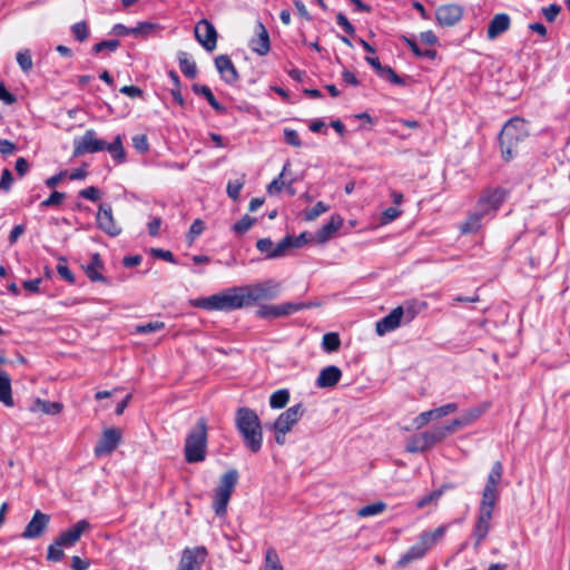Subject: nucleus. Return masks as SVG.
<instances>
[{"label": "nucleus", "mask_w": 570, "mask_h": 570, "mask_svg": "<svg viewBox=\"0 0 570 570\" xmlns=\"http://www.w3.org/2000/svg\"><path fill=\"white\" fill-rule=\"evenodd\" d=\"M132 146L138 153H147L149 149L147 136L144 134L135 135L132 137Z\"/></svg>", "instance_id": "obj_57"}, {"label": "nucleus", "mask_w": 570, "mask_h": 570, "mask_svg": "<svg viewBox=\"0 0 570 570\" xmlns=\"http://www.w3.org/2000/svg\"><path fill=\"white\" fill-rule=\"evenodd\" d=\"M421 434L423 436V441L425 442L428 450L434 446L435 444L442 442L446 438V434L443 431L442 426H434L433 429L424 431Z\"/></svg>", "instance_id": "obj_33"}, {"label": "nucleus", "mask_w": 570, "mask_h": 570, "mask_svg": "<svg viewBox=\"0 0 570 570\" xmlns=\"http://www.w3.org/2000/svg\"><path fill=\"white\" fill-rule=\"evenodd\" d=\"M255 223L256 218L250 217L249 215H244L236 224L233 225V230L236 234H244L249 230Z\"/></svg>", "instance_id": "obj_45"}, {"label": "nucleus", "mask_w": 570, "mask_h": 570, "mask_svg": "<svg viewBox=\"0 0 570 570\" xmlns=\"http://www.w3.org/2000/svg\"><path fill=\"white\" fill-rule=\"evenodd\" d=\"M100 151H108L117 164H122L126 160V151L120 135H117L111 142H107L98 137L96 130L87 129L82 136L73 139L72 154L75 157Z\"/></svg>", "instance_id": "obj_1"}, {"label": "nucleus", "mask_w": 570, "mask_h": 570, "mask_svg": "<svg viewBox=\"0 0 570 570\" xmlns=\"http://www.w3.org/2000/svg\"><path fill=\"white\" fill-rule=\"evenodd\" d=\"M288 167H289V163H286V164L284 165V167H283L282 173H281V174H279L275 179H273V180L268 184V186H267V193H268L269 195H277V194H279V193L283 190V188H284V186H285V181L283 180V177H284V175H285V173H286V170H287V168H288Z\"/></svg>", "instance_id": "obj_41"}, {"label": "nucleus", "mask_w": 570, "mask_h": 570, "mask_svg": "<svg viewBox=\"0 0 570 570\" xmlns=\"http://www.w3.org/2000/svg\"><path fill=\"white\" fill-rule=\"evenodd\" d=\"M205 547L185 548L176 570H200L206 558Z\"/></svg>", "instance_id": "obj_11"}, {"label": "nucleus", "mask_w": 570, "mask_h": 570, "mask_svg": "<svg viewBox=\"0 0 570 570\" xmlns=\"http://www.w3.org/2000/svg\"><path fill=\"white\" fill-rule=\"evenodd\" d=\"M342 377V371L340 367L335 365H330L321 370L317 379L316 385L318 387H334Z\"/></svg>", "instance_id": "obj_23"}, {"label": "nucleus", "mask_w": 570, "mask_h": 570, "mask_svg": "<svg viewBox=\"0 0 570 570\" xmlns=\"http://www.w3.org/2000/svg\"><path fill=\"white\" fill-rule=\"evenodd\" d=\"M63 409L60 402H50L37 399L35 402L33 410H39L45 414L56 415L59 414Z\"/></svg>", "instance_id": "obj_34"}, {"label": "nucleus", "mask_w": 570, "mask_h": 570, "mask_svg": "<svg viewBox=\"0 0 570 570\" xmlns=\"http://www.w3.org/2000/svg\"><path fill=\"white\" fill-rule=\"evenodd\" d=\"M195 38L207 50L213 51L217 46V31L212 22L202 19L195 26Z\"/></svg>", "instance_id": "obj_12"}, {"label": "nucleus", "mask_w": 570, "mask_h": 570, "mask_svg": "<svg viewBox=\"0 0 570 570\" xmlns=\"http://www.w3.org/2000/svg\"><path fill=\"white\" fill-rule=\"evenodd\" d=\"M330 206L323 202H317L314 207L304 212V218L307 222L316 219L320 215L326 213Z\"/></svg>", "instance_id": "obj_44"}, {"label": "nucleus", "mask_w": 570, "mask_h": 570, "mask_svg": "<svg viewBox=\"0 0 570 570\" xmlns=\"http://www.w3.org/2000/svg\"><path fill=\"white\" fill-rule=\"evenodd\" d=\"M165 328L164 322H149L147 324L136 326V333L138 334H148L153 332H158Z\"/></svg>", "instance_id": "obj_53"}, {"label": "nucleus", "mask_w": 570, "mask_h": 570, "mask_svg": "<svg viewBox=\"0 0 570 570\" xmlns=\"http://www.w3.org/2000/svg\"><path fill=\"white\" fill-rule=\"evenodd\" d=\"M343 223L344 220L340 215H333L330 222L318 229L316 234L317 242H327L343 226Z\"/></svg>", "instance_id": "obj_25"}, {"label": "nucleus", "mask_w": 570, "mask_h": 570, "mask_svg": "<svg viewBox=\"0 0 570 570\" xmlns=\"http://www.w3.org/2000/svg\"><path fill=\"white\" fill-rule=\"evenodd\" d=\"M487 217L478 207L475 212L471 213L466 220L461 225L460 230L462 234L476 233L482 226V219Z\"/></svg>", "instance_id": "obj_27"}, {"label": "nucleus", "mask_w": 570, "mask_h": 570, "mask_svg": "<svg viewBox=\"0 0 570 570\" xmlns=\"http://www.w3.org/2000/svg\"><path fill=\"white\" fill-rule=\"evenodd\" d=\"M215 67L226 83H234L239 75L227 55H219L215 58Z\"/></svg>", "instance_id": "obj_20"}, {"label": "nucleus", "mask_w": 570, "mask_h": 570, "mask_svg": "<svg viewBox=\"0 0 570 570\" xmlns=\"http://www.w3.org/2000/svg\"><path fill=\"white\" fill-rule=\"evenodd\" d=\"M71 31H72L73 37L80 42H83L89 37V29L85 21L75 23L71 27Z\"/></svg>", "instance_id": "obj_52"}, {"label": "nucleus", "mask_w": 570, "mask_h": 570, "mask_svg": "<svg viewBox=\"0 0 570 570\" xmlns=\"http://www.w3.org/2000/svg\"><path fill=\"white\" fill-rule=\"evenodd\" d=\"M263 570H284L279 557L274 548H268L265 554V566Z\"/></svg>", "instance_id": "obj_39"}, {"label": "nucleus", "mask_w": 570, "mask_h": 570, "mask_svg": "<svg viewBox=\"0 0 570 570\" xmlns=\"http://www.w3.org/2000/svg\"><path fill=\"white\" fill-rule=\"evenodd\" d=\"M493 509L494 505L488 503H480L479 505V514L472 532V538L475 540V549H479L490 531Z\"/></svg>", "instance_id": "obj_10"}, {"label": "nucleus", "mask_w": 570, "mask_h": 570, "mask_svg": "<svg viewBox=\"0 0 570 570\" xmlns=\"http://www.w3.org/2000/svg\"><path fill=\"white\" fill-rule=\"evenodd\" d=\"M307 243V233H302L297 237L286 236L276 246L271 257H282L289 248H298Z\"/></svg>", "instance_id": "obj_22"}, {"label": "nucleus", "mask_w": 570, "mask_h": 570, "mask_svg": "<svg viewBox=\"0 0 570 570\" xmlns=\"http://www.w3.org/2000/svg\"><path fill=\"white\" fill-rule=\"evenodd\" d=\"M278 305H263L256 311V315L261 318L281 317Z\"/></svg>", "instance_id": "obj_51"}, {"label": "nucleus", "mask_w": 570, "mask_h": 570, "mask_svg": "<svg viewBox=\"0 0 570 570\" xmlns=\"http://www.w3.org/2000/svg\"><path fill=\"white\" fill-rule=\"evenodd\" d=\"M426 307V303H406L403 306L406 322H411L414 317Z\"/></svg>", "instance_id": "obj_47"}, {"label": "nucleus", "mask_w": 570, "mask_h": 570, "mask_svg": "<svg viewBox=\"0 0 570 570\" xmlns=\"http://www.w3.org/2000/svg\"><path fill=\"white\" fill-rule=\"evenodd\" d=\"M248 306L262 299H273L279 294V284L273 279L244 286Z\"/></svg>", "instance_id": "obj_9"}, {"label": "nucleus", "mask_w": 570, "mask_h": 570, "mask_svg": "<svg viewBox=\"0 0 570 570\" xmlns=\"http://www.w3.org/2000/svg\"><path fill=\"white\" fill-rule=\"evenodd\" d=\"M0 402L9 407L14 404L11 392V379L3 371L0 372Z\"/></svg>", "instance_id": "obj_30"}, {"label": "nucleus", "mask_w": 570, "mask_h": 570, "mask_svg": "<svg viewBox=\"0 0 570 570\" xmlns=\"http://www.w3.org/2000/svg\"><path fill=\"white\" fill-rule=\"evenodd\" d=\"M448 525L443 524L438 527L434 531H423L420 534V540L430 550L434 547L446 533Z\"/></svg>", "instance_id": "obj_29"}, {"label": "nucleus", "mask_w": 570, "mask_h": 570, "mask_svg": "<svg viewBox=\"0 0 570 570\" xmlns=\"http://www.w3.org/2000/svg\"><path fill=\"white\" fill-rule=\"evenodd\" d=\"M243 186H244V183L240 180L229 181L227 184V189H226L227 195L232 199L236 200L240 194Z\"/></svg>", "instance_id": "obj_64"}, {"label": "nucleus", "mask_w": 570, "mask_h": 570, "mask_svg": "<svg viewBox=\"0 0 570 570\" xmlns=\"http://www.w3.org/2000/svg\"><path fill=\"white\" fill-rule=\"evenodd\" d=\"M98 227L111 237H116L121 233L120 226L116 223L111 206L101 204L97 213Z\"/></svg>", "instance_id": "obj_15"}, {"label": "nucleus", "mask_w": 570, "mask_h": 570, "mask_svg": "<svg viewBox=\"0 0 570 570\" xmlns=\"http://www.w3.org/2000/svg\"><path fill=\"white\" fill-rule=\"evenodd\" d=\"M463 16V9L454 3L440 6L435 10V18L440 26L451 27L458 23Z\"/></svg>", "instance_id": "obj_17"}, {"label": "nucleus", "mask_w": 570, "mask_h": 570, "mask_svg": "<svg viewBox=\"0 0 570 570\" xmlns=\"http://www.w3.org/2000/svg\"><path fill=\"white\" fill-rule=\"evenodd\" d=\"M503 476V465L501 461H495L490 470V473L487 478L485 485L482 491V499L480 503H488L491 505H495L499 501L500 492L498 489L499 483L501 482Z\"/></svg>", "instance_id": "obj_8"}, {"label": "nucleus", "mask_w": 570, "mask_h": 570, "mask_svg": "<svg viewBox=\"0 0 570 570\" xmlns=\"http://www.w3.org/2000/svg\"><path fill=\"white\" fill-rule=\"evenodd\" d=\"M90 528V523L87 520H80L73 524L70 529L63 531L58 538V544L63 547H72L81 537V534Z\"/></svg>", "instance_id": "obj_21"}, {"label": "nucleus", "mask_w": 570, "mask_h": 570, "mask_svg": "<svg viewBox=\"0 0 570 570\" xmlns=\"http://www.w3.org/2000/svg\"><path fill=\"white\" fill-rule=\"evenodd\" d=\"M458 409H459V406L456 403H448L440 407L433 409L432 412H433L434 419L438 420V419H441L443 416H446L449 414L456 412Z\"/></svg>", "instance_id": "obj_55"}, {"label": "nucleus", "mask_w": 570, "mask_h": 570, "mask_svg": "<svg viewBox=\"0 0 570 570\" xmlns=\"http://www.w3.org/2000/svg\"><path fill=\"white\" fill-rule=\"evenodd\" d=\"M207 421L205 417L197 420L196 425L188 432L184 454L187 463H198L206 459L207 454Z\"/></svg>", "instance_id": "obj_5"}, {"label": "nucleus", "mask_w": 570, "mask_h": 570, "mask_svg": "<svg viewBox=\"0 0 570 570\" xmlns=\"http://www.w3.org/2000/svg\"><path fill=\"white\" fill-rule=\"evenodd\" d=\"M429 550L426 549V547L422 543V541L420 540L416 544L412 546L407 551L406 553H404L401 559L399 560V564L400 566H405L409 562L413 561V560H416V559H421L422 557L425 556V553L428 552Z\"/></svg>", "instance_id": "obj_31"}, {"label": "nucleus", "mask_w": 570, "mask_h": 570, "mask_svg": "<svg viewBox=\"0 0 570 570\" xmlns=\"http://www.w3.org/2000/svg\"><path fill=\"white\" fill-rule=\"evenodd\" d=\"M178 62H179V68H180L181 72L187 78L193 79L197 76L196 62L188 57L187 52L180 51L178 53Z\"/></svg>", "instance_id": "obj_32"}, {"label": "nucleus", "mask_w": 570, "mask_h": 570, "mask_svg": "<svg viewBox=\"0 0 570 570\" xmlns=\"http://www.w3.org/2000/svg\"><path fill=\"white\" fill-rule=\"evenodd\" d=\"M205 229V224L202 219H195L189 228L188 238L189 242H193L196 237H198Z\"/></svg>", "instance_id": "obj_61"}, {"label": "nucleus", "mask_w": 570, "mask_h": 570, "mask_svg": "<svg viewBox=\"0 0 570 570\" xmlns=\"http://www.w3.org/2000/svg\"><path fill=\"white\" fill-rule=\"evenodd\" d=\"M238 482V472L235 469H230L225 472L219 480V483L214 492L213 509L218 517L226 514L227 505L230 497Z\"/></svg>", "instance_id": "obj_6"}, {"label": "nucleus", "mask_w": 570, "mask_h": 570, "mask_svg": "<svg viewBox=\"0 0 570 570\" xmlns=\"http://www.w3.org/2000/svg\"><path fill=\"white\" fill-rule=\"evenodd\" d=\"M509 190L502 187L484 189L476 203V207L487 216L494 217L501 205L507 200Z\"/></svg>", "instance_id": "obj_7"}, {"label": "nucleus", "mask_w": 570, "mask_h": 570, "mask_svg": "<svg viewBox=\"0 0 570 570\" xmlns=\"http://www.w3.org/2000/svg\"><path fill=\"white\" fill-rule=\"evenodd\" d=\"M50 522L49 514L42 513L41 511L37 510L24 528L23 532L21 533V538L23 539H37L41 537L45 531L47 530Z\"/></svg>", "instance_id": "obj_16"}, {"label": "nucleus", "mask_w": 570, "mask_h": 570, "mask_svg": "<svg viewBox=\"0 0 570 570\" xmlns=\"http://www.w3.org/2000/svg\"><path fill=\"white\" fill-rule=\"evenodd\" d=\"M256 247L259 252L266 254V258L274 259L275 257H271L269 255L275 250L274 243L271 238H261L256 242Z\"/></svg>", "instance_id": "obj_56"}, {"label": "nucleus", "mask_w": 570, "mask_h": 570, "mask_svg": "<svg viewBox=\"0 0 570 570\" xmlns=\"http://www.w3.org/2000/svg\"><path fill=\"white\" fill-rule=\"evenodd\" d=\"M284 139H285V142L293 146V147H301L302 146V141H301V138L298 136V132L294 129H288L286 128L284 130Z\"/></svg>", "instance_id": "obj_60"}, {"label": "nucleus", "mask_w": 570, "mask_h": 570, "mask_svg": "<svg viewBox=\"0 0 570 570\" xmlns=\"http://www.w3.org/2000/svg\"><path fill=\"white\" fill-rule=\"evenodd\" d=\"M193 91L196 95H200V96L205 97V99L208 101V104L212 106V108L215 111H217L218 114H225L226 112V107L217 101V99L215 98V96L213 95V92H212V90H210V88L208 86L199 85V83H194L193 85Z\"/></svg>", "instance_id": "obj_28"}, {"label": "nucleus", "mask_w": 570, "mask_h": 570, "mask_svg": "<svg viewBox=\"0 0 570 570\" xmlns=\"http://www.w3.org/2000/svg\"><path fill=\"white\" fill-rule=\"evenodd\" d=\"M406 45L410 47V49L412 50V52L417 57V58H428V59H434L435 56H436V51L434 49H425V50H422V48L419 47V45L412 40V39H409V38H404Z\"/></svg>", "instance_id": "obj_42"}, {"label": "nucleus", "mask_w": 570, "mask_h": 570, "mask_svg": "<svg viewBox=\"0 0 570 570\" xmlns=\"http://www.w3.org/2000/svg\"><path fill=\"white\" fill-rule=\"evenodd\" d=\"M444 488H445V485L443 488L434 490L431 493H429V494L424 495L423 498H421L416 502V507L419 509H422V508H424L426 505H430V504H436V502L439 501V499L443 494Z\"/></svg>", "instance_id": "obj_43"}, {"label": "nucleus", "mask_w": 570, "mask_h": 570, "mask_svg": "<svg viewBox=\"0 0 570 570\" xmlns=\"http://www.w3.org/2000/svg\"><path fill=\"white\" fill-rule=\"evenodd\" d=\"M403 316V306H397L394 309H392L390 314H387L376 323L375 331L377 335L383 336L386 333L396 330L400 326Z\"/></svg>", "instance_id": "obj_19"}, {"label": "nucleus", "mask_w": 570, "mask_h": 570, "mask_svg": "<svg viewBox=\"0 0 570 570\" xmlns=\"http://www.w3.org/2000/svg\"><path fill=\"white\" fill-rule=\"evenodd\" d=\"M303 414L304 406L301 403L288 407L274 422V430L281 433H288Z\"/></svg>", "instance_id": "obj_14"}, {"label": "nucleus", "mask_w": 570, "mask_h": 570, "mask_svg": "<svg viewBox=\"0 0 570 570\" xmlns=\"http://www.w3.org/2000/svg\"><path fill=\"white\" fill-rule=\"evenodd\" d=\"M235 425L245 446L253 453L259 452L263 444V430L256 412L246 406L239 407L236 411Z\"/></svg>", "instance_id": "obj_2"}, {"label": "nucleus", "mask_w": 570, "mask_h": 570, "mask_svg": "<svg viewBox=\"0 0 570 570\" xmlns=\"http://www.w3.org/2000/svg\"><path fill=\"white\" fill-rule=\"evenodd\" d=\"M466 424L462 416L454 419L450 424L443 425L442 429L445 432L446 436L453 434L456 430L465 428Z\"/></svg>", "instance_id": "obj_62"}, {"label": "nucleus", "mask_w": 570, "mask_h": 570, "mask_svg": "<svg viewBox=\"0 0 570 570\" xmlns=\"http://www.w3.org/2000/svg\"><path fill=\"white\" fill-rule=\"evenodd\" d=\"M341 346V340L337 333L330 332L323 335L322 347L325 352H336Z\"/></svg>", "instance_id": "obj_36"}, {"label": "nucleus", "mask_w": 570, "mask_h": 570, "mask_svg": "<svg viewBox=\"0 0 570 570\" xmlns=\"http://www.w3.org/2000/svg\"><path fill=\"white\" fill-rule=\"evenodd\" d=\"M119 46H120V41L118 39L104 40V41H100V42L94 45L92 51L95 53H99L104 50L114 52L119 48Z\"/></svg>", "instance_id": "obj_50"}, {"label": "nucleus", "mask_w": 570, "mask_h": 570, "mask_svg": "<svg viewBox=\"0 0 570 570\" xmlns=\"http://www.w3.org/2000/svg\"><path fill=\"white\" fill-rule=\"evenodd\" d=\"M428 448L425 442L423 441L422 434L415 435L409 440L406 444V451L410 453H419L426 451Z\"/></svg>", "instance_id": "obj_46"}, {"label": "nucleus", "mask_w": 570, "mask_h": 570, "mask_svg": "<svg viewBox=\"0 0 570 570\" xmlns=\"http://www.w3.org/2000/svg\"><path fill=\"white\" fill-rule=\"evenodd\" d=\"M379 76L387 78L394 85H404V80L399 75H396V72L390 66H384L383 70Z\"/></svg>", "instance_id": "obj_58"}, {"label": "nucleus", "mask_w": 570, "mask_h": 570, "mask_svg": "<svg viewBox=\"0 0 570 570\" xmlns=\"http://www.w3.org/2000/svg\"><path fill=\"white\" fill-rule=\"evenodd\" d=\"M385 509H386V504L382 501H379V502L367 504V505L361 508L357 512V515L361 518H367V517L380 514L383 511H385Z\"/></svg>", "instance_id": "obj_40"}, {"label": "nucleus", "mask_w": 570, "mask_h": 570, "mask_svg": "<svg viewBox=\"0 0 570 570\" xmlns=\"http://www.w3.org/2000/svg\"><path fill=\"white\" fill-rule=\"evenodd\" d=\"M490 407L489 403H482L478 406L471 407L465 411L461 416L463 417L466 426L479 420Z\"/></svg>", "instance_id": "obj_35"}, {"label": "nucleus", "mask_w": 570, "mask_h": 570, "mask_svg": "<svg viewBox=\"0 0 570 570\" xmlns=\"http://www.w3.org/2000/svg\"><path fill=\"white\" fill-rule=\"evenodd\" d=\"M561 11V7L552 3L548 7L542 8V13L549 22H553Z\"/></svg>", "instance_id": "obj_63"}, {"label": "nucleus", "mask_w": 570, "mask_h": 570, "mask_svg": "<svg viewBox=\"0 0 570 570\" xmlns=\"http://www.w3.org/2000/svg\"><path fill=\"white\" fill-rule=\"evenodd\" d=\"M315 304H313V303H283V304L278 305V307H279L278 314H281V317L287 316V315L294 314L296 312H299L302 309L311 308Z\"/></svg>", "instance_id": "obj_38"}, {"label": "nucleus", "mask_w": 570, "mask_h": 570, "mask_svg": "<svg viewBox=\"0 0 570 570\" xmlns=\"http://www.w3.org/2000/svg\"><path fill=\"white\" fill-rule=\"evenodd\" d=\"M255 32L256 36L249 40V47L257 55L266 56L271 50L268 31L261 21H257Z\"/></svg>", "instance_id": "obj_18"}, {"label": "nucleus", "mask_w": 570, "mask_h": 570, "mask_svg": "<svg viewBox=\"0 0 570 570\" xmlns=\"http://www.w3.org/2000/svg\"><path fill=\"white\" fill-rule=\"evenodd\" d=\"M17 62L24 72L30 71L32 69V58H31L30 50L24 49V50L18 51Z\"/></svg>", "instance_id": "obj_48"}, {"label": "nucleus", "mask_w": 570, "mask_h": 570, "mask_svg": "<svg viewBox=\"0 0 570 570\" xmlns=\"http://www.w3.org/2000/svg\"><path fill=\"white\" fill-rule=\"evenodd\" d=\"M62 547L63 544H58V540L56 539L55 542L48 547L47 558L50 561H60L65 556L61 549Z\"/></svg>", "instance_id": "obj_54"}, {"label": "nucleus", "mask_w": 570, "mask_h": 570, "mask_svg": "<svg viewBox=\"0 0 570 570\" xmlns=\"http://www.w3.org/2000/svg\"><path fill=\"white\" fill-rule=\"evenodd\" d=\"M13 183V176L9 168H3L0 178V189L9 191Z\"/></svg>", "instance_id": "obj_59"}, {"label": "nucleus", "mask_w": 570, "mask_h": 570, "mask_svg": "<svg viewBox=\"0 0 570 570\" xmlns=\"http://www.w3.org/2000/svg\"><path fill=\"white\" fill-rule=\"evenodd\" d=\"M510 22V17L507 13L495 14L488 26V38L491 40L498 38L509 29Z\"/></svg>", "instance_id": "obj_24"}, {"label": "nucleus", "mask_w": 570, "mask_h": 570, "mask_svg": "<svg viewBox=\"0 0 570 570\" xmlns=\"http://www.w3.org/2000/svg\"><path fill=\"white\" fill-rule=\"evenodd\" d=\"M196 306L207 311L232 312L248 306V303L244 286H238L203 297L197 301Z\"/></svg>", "instance_id": "obj_3"}, {"label": "nucleus", "mask_w": 570, "mask_h": 570, "mask_svg": "<svg viewBox=\"0 0 570 570\" xmlns=\"http://www.w3.org/2000/svg\"><path fill=\"white\" fill-rule=\"evenodd\" d=\"M66 194L61 191H52L51 195L40 203V208L57 207L65 200Z\"/></svg>", "instance_id": "obj_49"}, {"label": "nucleus", "mask_w": 570, "mask_h": 570, "mask_svg": "<svg viewBox=\"0 0 570 570\" xmlns=\"http://www.w3.org/2000/svg\"><path fill=\"white\" fill-rule=\"evenodd\" d=\"M121 440V433L115 428L106 429L95 446L94 453L101 458L112 453Z\"/></svg>", "instance_id": "obj_13"}, {"label": "nucleus", "mask_w": 570, "mask_h": 570, "mask_svg": "<svg viewBox=\"0 0 570 570\" xmlns=\"http://www.w3.org/2000/svg\"><path fill=\"white\" fill-rule=\"evenodd\" d=\"M528 136L527 125L522 119L512 118L503 126L499 135V142L505 161L517 155L520 142Z\"/></svg>", "instance_id": "obj_4"}, {"label": "nucleus", "mask_w": 570, "mask_h": 570, "mask_svg": "<svg viewBox=\"0 0 570 570\" xmlns=\"http://www.w3.org/2000/svg\"><path fill=\"white\" fill-rule=\"evenodd\" d=\"M289 401V392L286 389L277 390L269 397L272 409H283Z\"/></svg>", "instance_id": "obj_37"}, {"label": "nucleus", "mask_w": 570, "mask_h": 570, "mask_svg": "<svg viewBox=\"0 0 570 570\" xmlns=\"http://www.w3.org/2000/svg\"><path fill=\"white\" fill-rule=\"evenodd\" d=\"M104 268V263L98 253L91 256V262L85 267V273L91 282H106V278L100 273Z\"/></svg>", "instance_id": "obj_26"}]
</instances>
